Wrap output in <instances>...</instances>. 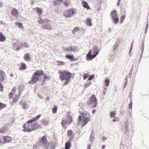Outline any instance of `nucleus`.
Returning <instances> with one entry per match:
<instances>
[{
	"mask_svg": "<svg viewBox=\"0 0 149 149\" xmlns=\"http://www.w3.org/2000/svg\"><path fill=\"white\" fill-rule=\"evenodd\" d=\"M44 147V149H51V148L49 143H47L46 136H43L40 139L38 144L34 145L33 149H39L41 147Z\"/></svg>",
	"mask_w": 149,
	"mask_h": 149,
	"instance_id": "obj_1",
	"label": "nucleus"
},
{
	"mask_svg": "<svg viewBox=\"0 0 149 149\" xmlns=\"http://www.w3.org/2000/svg\"><path fill=\"white\" fill-rule=\"evenodd\" d=\"M59 78L61 81L65 80L63 86L67 85L70 81L71 74L70 72L67 71H61L59 72Z\"/></svg>",
	"mask_w": 149,
	"mask_h": 149,
	"instance_id": "obj_2",
	"label": "nucleus"
},
{
	"mask_svg": "<svg viewBox=\"0 0 149 149\" xmlns=\"http://www.w3.org/2000/svg\"><path fill=\"white\" fill-rule=\"evenodd\" d=\"M99 51L96 46H94L92 49H91L86 55V59L88 61H91L95 58L98 54Z\"/></svg>",
	"mask_w": 149,
	"mask_h": 149,
	"instance_id": "obj_3",
	"label": "nucleus"
},
{
	"mask_svg": "<svg viewBox=\"0 0 149 149\" xmlns=\"http://www.w3.org/2000/svg\"><path fill=\"white\" fill-rule=\"evenodd\" d=\"M82 117H83V120L82 123H81V125L83 126H84L89 121L90 116L89 114L86 112L82 113L81 116L80 115L79 116V121H82Z\"/></svg>",
	"mask_w": 149,
	"mask_h": 149,
	"instance_id": "obj_4",
	"label": "nucleus"
},
{
	"mask_svg": "<svg viewBox=\"0 0 149 149\" xmlns=\"http://www.w3.org/2000/svg\"><path fill=\"white\" fill-rule=\"evenodd\" d=\"M33 122H29L28 120L26 123L23 125V131L25 132H30L34 130L36 127V125L33 124Z\"/></svg>",
	"mask_w": 149,
	"mask_h": 149,
	"instance_id": "obj_5",
	"label": "nucleus"
},
{
	"mask_svg": "<svg viewBox=\"0 0 149 149\" xmlns=\"http://www.w3.org/2000/svg\"><path fill=\"white\" fill-rule=\"evenodd\" d=\"M44 73L42 70H38L35 72L33 75L31 80L29 81V83L32 84L35 83L39 79L38 77L43 75Z\"/></svg>",
	"mask_w": 149,
	"mask_h": 149,
	"instance_id": "obj_6",
	"label": "nucleus"
},
{
	"mask_svg": "<svg viewBox=\"0 0 149 149\" xmlns=\"http://www.w3.org/2000/svg\"><path fill=\"white\" fill-rule=\"evenodd\" d=\"M88 104L93 108H95L97 104V100L95 95H93L91 98L90 101L88 102Z\"/></svg>",
	"mask_w": 149,
	"mask_h": 149,
	"instance_id": "obj_7",
	"label": "nucleus"
},
{
	"mask_svg": "<svg viewBox=\"0 0 149 149\" xmlns=\"http://www.w3.org/2000/svg\"><path fill=\"white\" fill-rule=\"evenodd\" d=\"M117 11L115 10L113 11L111 14V18L115 24L118 23L119 19L118 17H117Z\"/></svg>",
	"mask_w": 149,
	"mask_h": 149,
	"instance_id": "obj_8",
	"label": "nucleus"
},
{
	"mask_svg": "<svg viewBox=\"0 0 149 149\" xmlns=\"http://www.w3.org/2000/svg\"><path fill=\"white\" fill-rule=\"evenodd\" d=\"M72 121L71 116L70 115H68L66 116L65 119L62 120L61 124L62 126H64L65 124H70Z\"/></svg>",
	"mask_w": 149,
	"mask_h": 149,
	"instance_id": "obj_9",
	"label": "nucleus"
},
{
	"mask_svg": "<svg viewBox=\"0 0 149 149\" xmlns=\"http://www.w3.org/2000/svg\"><path fill=\"white\" fill-rule=\"evenodd\" d=\"M74 12L73 9H69L65 10L63 13V15L66 17H71L74 14Z\"/></svg>",
	"mask_w": 149,
	"mask_h": 149,
	"instance_id": "obj_10",
	"label": "nucleus"
},
{
	"mask_svg": "<svg viewBox=\"0 0 149 149\" xmlns=\"http://www.w3.org/2000/svg\"><path fill=\"white\" fill-rule=\"evenodd\" d=\"M21 45L19 43H15L13 45V48L14 49L19 50L22 48V47L20 46Z\"/></svg>",
	"mask_w": 149,
	"mask_h": 149,
	"instance_id": "obj_11",
	"label": "nucleus"
},
{
	"mask_svg": "<svg viewBox=\"0 0 149 149\" xmlns=\"http://www.w3.org/2000/svg\"><path fill=\"white\" fill-rule=\"evenodd\" d=\"M6 77L5 74L3 71H1L0 72V81H3Z\"/></svg>",
	"mask_w": 149,
	"mask_h": 149,
	"instance_id": "obj_12",
	"label": "nucleus"
},
{
	"mask_svg": "<svg viewBox=\"0 0 149 149\" xmlns=\"http://www.w3.org/2000/svg\"><path fill=\"white\" fill-rule=\"evenodd\" d=\"M18 11L17 9L15 8H13L11 12V14L14 17H17L18 15Z\"/></svg>",
	"mask_w": 149,
	"mask_h": 149,
	"instance_id": "obj_13",
	"label": "nucleus"
},
{
	"mask_svg": "<svg viewBox=\"0 0 149 149\" xmlns=\"http://www.w3.org/2000/svg\"><path fill=\"white\" fill-rule=\"evenodd\" d=\"M65 51L66 52H70L72 51L74 52L75 50V49L74 47H69L65 48L64 49Z\"/></svg>",
	"mask_w": 149,
	"mask_h": 149,
	"instance_id": "obj_14",
	"label": "nucleus"
},
{
	"mask_svg": "<svg viewBox=\"0 0 149 149\" xmlns=\"http://www.w3.org/2000/svg\"><path fill=\"white\" fill-rule=\"evenodd\" d=\"M16 87H14L12 89L11 93L9 95V97L10 99L12 98V97L14 96H15V93L16 89Z\"/></svg>",
	"mask_w": 149,
	"mask_h": 149,
	"instance_id": "obj_15",
	"label": "nucleus"
},
{
	"mask_svg": "<svg viewBox=\"0 0 149 149\" xmlns=\"http://www.w3.org/2000/svg\"><path fill=\"white\" fill-rule=\"evenodd\" d=\"M49 22V20L47 19H40L38 21V23L40 24H43L44 23H48Z\"/></svg>",
	"mask_w": 149,
	"mask_h": 149,
	"instance_id": "obj_16",
	"label": "nucleus"
},
{
	"mask_svg": "<svg viewBox=\"0 0 149 149\" xmlns=\"http://www.w3.org/2000/svg\"><path fill=\"white\" fill-rule=\"evenodd\" d=\"M81 3L83 6L84 8L88 9L90 8L89 6L88 5V3L86 1H82Z\"/></svg>",
	"mask_w": 149,
	"mask_h": 149,
	"instance_id": "obj_17",
	"label": "nucleus"
},
{
	"mask_svg": "<svg viewBox=\"0 0 149 149\" xmlns=\"http://www.w3.org/2000/svg\"><path fill=\"white\" fill-rule=\"evenodd\" d=\"M68 135L70 137L71 140H72L74 138L73 132L71 130H69L68 131Z\"/></svg>",
	"mask_w": 149,
	"mask_h": 149,
	"instance_id": "obj_18",
	"label": "nucleus"
},
{
	"mask_svg": "<svg viewBox=\"0 0 149 149\" xmlns=\"http://www.w3.org/2000/svg\"><path fill=\"white\" fill-rule=\"evenodd\" d=\"M63 0H56L54 1V4L55 6H59L60 4L59 3H63Z\"/></svg>",
	"mask_w": 149,
	"mask_h": 149,
	"instance_id": "obj_19",
	"label": "nucleus"
},
{
	"mask_svg": "<svg viewBox=\"0 0 149 149\" xmlns=\"http://www.w3.org/2000/svg\"><path fill=\"white\" fill-rule=\"evenodd\" d=\"M3 137L4 140L6 143H10L11 141V138L10 137L8 136Z\"/></svg>",
	"mask_w": 149,
	"mask_h": 149,
	"instance_id": "obj_20",
	"label": "nucleus"
},
{
	"mask_svg": "<svg viewBox=\"0 0 149 149\" xmlns=\"http://www.w3.org/2000/svg\"><path fill=\"white\" fill-rule=\"evenodd\" d=\"M40 115H39L37 116H36L35 117L31 119L30 120H29V122H31L33 123L36 120H37L38 119H39L40 117Z\"/></svg>",
	"mask_w": 149,
	"mask_h": 149,
	"instance_id": "obj_21",
	"label": "nucleus"
},
{
	"mask_svg": "<svg viewBox=\"0 0 149 149\" xmlns=\"http://www.w3.org/2000/svg\"><path fill=\"white\" fill-rule=\"evenodd\" d=\"M20 103L23 104V108L24 109H26L28 107V105L26 104V102L22 100Z\"/></svg>",
	"mask_w": 149,
	"mask_h": 149,
	"instance_id": "obj_22",
	"label": "nucleus"
},
{
	"mask_svg": "<svg viewBox=\"0 0 149 149\" xmlns=\"http://www.w3.org/2000/svg\"><path fill=\"white\" fill-rule=\"evenodd\" d=\"M6 40V38L3 33L0 32V41L3 42Z\"/></svg>",
	"mask_w": 149,
	"mask_h": 149,
	"instance_id": "obj_23",
	"label": "nucleus"
},
{
	"mask_svg": "<svg viewBox=\"0 0 149 149\" xmlns=\"http://www.w3.org/2000/svg\"><path fill=\"white\" fill-rule=\"evenodd\" d=\"M91 20L90 18H88L86 20V24L87 25L91 26L92 25V24L91 22Z\"/></svg>",
	"mask_w": 149,
	"mask_h": 149,
	"instance_id": "obj_24",
	"label": "nucleus"
},
{
	"mask_svg": "<svg viewBox=\"0 0 149 149\" xmlns=\"http://www.w3.org/2000/svg\"><path fill=\"white\" fill-rule=\"evenodd\" d=\"M65 57L68 58L71 61H73L74 57L73 55H66Z\"/></svg>",
	"mask_w": 149,
	"mask_h": 149,
	"instance_id": "obj_25",
	"label": "nucleus"
},
{
	"mask_svg": "<svg viewBox=\"0 0 149 149\" xmlns=\"http://www.w3.org/2000/svg\"><path fill=\"white\" fill-rule=\"evenodd\" d=\"M15 97L13 96L12 97L13 101L14 103L18 101L19 97L18 95H17L16 96L15 95Z\"/></svg>",
	"mask_w": 149,
	"mask_h": 149,
	"instance_id": "obj_26",
	"label": "nucleus"
},
{
	"mask_svg": "<svg viewBox=\"0 0 149 149\" xmlns=\"http://www.w3.org/2000/svg\"><path fill=\"white\" fill-rule=\"evenodd\" d=\"M51 26L49 24H46L45 26L43 25L42 26V28L44 29H51Z\"/></svg>",
	"mask_w": 149,
	"mask_h": 149,
	"instance_id": "obj_27",
	"label": "nucleus"
},
{
	"mask_svg": "<svg viewBox=\"0 0 149 149\" xmlns=\"http://www.w3.org/2000/svg\"><path fill=\"white\" fill-rule=\"evenodd\" d=\"M36 11L38 13L39 15V16L41 15L42 12V10L40 8H37L36 9Z\"/></svg>",
	"mask_w": 149,
	"mask_h": 149,
	"instance_id": "obj_28",
	"label": "nucleus"
},
{
	"mask_svg": "<svg viewBox=\"0 0 149 149\" xmlns=\"http://www.w3.org/2000/svg\"><path fill=\"white\" fill-rule=\"evenodd\" d=\"M26 64L24 63H22L21 66V68H20V70H25L26 68Z\"/></svg>",
	"mask_w": 149,
	"mask_h": 149,
	"instance_id": "obj_29",
	"label": "nucleus"
},
{
	"mask_svg": "<svg viewBox=\"0 0 149 149\" xmlns=\"http://www.w3.org/2000/svg\"><path fill=\"white\" fill-rule=\"evenodd\" d=\"M71 147V143L70 142H68L66 143L65 145L66 149H70Z\"/></svg>",
	"mask_w": 149,
	"mask_h": 149,
	"instance_id": "obj_30",
	"label": "nucleus"
},
{
	"mask_svg": "<svg viewBox=\"0 0 149 149\" xmlns=\"http://www.w3.org/2000/svg\"><path fill=\"white\" fill-rule=\"evenodd\" d=\"M105 85L106 86L108 87L109 84L110 82H109V80L108 79H106L105 80Z\"/></svg>",
	"mask_w": 149,
	"mask_h": 149,
	"instance_id": "obj_31",
	"label": "nucleus"
},
{
	"mask_svg": "<svg viewBox=\"0 0 149 149\" xmlns=\"http://www.w3.org/2000/svg\"><path fill=\"white\" fill-rule=\"evenodd\" d=\"M125 15H122L120 18V22L122 23L123 22L125 18Z\"/></svg>",
	"mask_w": 149,
	"mask_h": 149,
	"instance_id": "obj_32",
	"label": "nucleus"
},
{
	"mask_svg": "<svg viewBox=\"0 0 149 149\" xmlns=\"http://www.w3.org/2000/svg\"><path fill=\"white\" fill-rule=\"evenodd\" d=\"M63 4L66 7H68L69 6V4L70 3L69 1H63Z\"/></svg>",
	"mask_w": 149,
	"mask_h": 149,
	"instance_id": "obj_33",
	"label": "nucleus"
},
{
	"mask_svg": "<svg viewBox=\"0 0 149 149\" xmlns=\"http://www.w3.org/2000/svg\"><path fill=\"white\" fill-rule=\"evenodd\" d=\"M29 58L30 56L29 55L27 54H25L24 57V59L28 61V60H29Z\"/></svg>",
	"mask_w": 149,
	"mask_h": 149,
	"instance_id": "obj_34",
	"label": "nucleus"
},
{
	"mask_svg": "<svg viewBox=\"0 0 149 149\" xmlns=\"http://www.w3.org/2000/svg\"><path fill=\"white\" fill-rule=\"evenodd\" d=\"M21 45H20L22 47V46L24 47L27 48L29 47V45L27 43H23L22 44H20Z\"/></svg>",
	"mask_w": 149,
	"mask_h": 149,
	"instance_id": "obj_35",
	"label": "nucleus"
},
{
	"mask_svg": "<svg viewBox=\"0 0 149 149\" xmlns=\"http://www.w3.org/2000/svg\"><path fill=\"white\" fill-rule=\"evenodd\" d=\"M57 108V107L55 106L52 109V111L54 113H56Z\"/></svg>",
	"mask_w": 149,
	"mask_h": 149,
	"instance_id": "obj_36",
	"label": "nucleus"
},
{
	"mask_svg": "<svg viewBox=\"0 0 149 149\" xmlns=\"http://www.w3.org/2000/svg\"><path fill=\"white\" fill-rule=\"evenodd\" d=\"M6 107V104H5L1 103L0 102V109H1L4 108Z\"/></svg>",
	"mask_w": 149,
	"mask_h": 149,
	"instance_id": "obj_37",
	"label": "nucleus"
},
{
	"mask_svg": "<svg viewBox=\"0 0 149 149\" xmlns=\"http://www.w3.org/2000/svg\"><path fill=\"white\" fill-rule=\"evenodd\" d=\"M116 113L113 111H111L110 113V116L111 118H114L115 116Z\"/></svg>",
	"mask_w": 149,
	"mask_h": 149,
	"instance_id": "obj_38",
	"label": "nucleus"
},
{
	"mask_svg": "<svg viewBox=\"0 0 149 149\" xmlns=\"http://www.w3.org/2000/svg\"><path fill=\"white\" fill-rule=\"evenodd\" d=\"M141 49H142L141 53H143V50H144V42H143L141 44Z\"/></svg>",
	"mask_w": 149,
	"mask_h": 149,
	"instance_id": "obj_39",
	"label": "nucleus"
},
{
	"mask_svg": "<svg viewBox=\"0 0 149 149\" xmlns=\"http://www.w3.org/2000/svg\"><path fill=\"white\" fill-rule=\"evenodd\" d=\"M57 63L58 65H64L65 64V63L63 61H58Z\"/></svg>",
	"mask_w": 149,
	"mask_h": 149,
	"instance_id": "obj_40",
	"label": "nucleus"
},
{
	"mask_svg": "<svg viewBox=\"0 0 149 149\" xmlns=\"http://www.w3.org/2000/svg\"><path fill=\"white\" fill-rule=\"evenodd\" d=\"M94 136H92V135H90V141L91 142H93L94 141Z\"/></svg>",
	"mask_w": 149,
	"mask_h": 149,
	"instance_id": "obj_41",
	"label": "nucleus"
},
{
	"mask_svg": "<svg viewBox=\"0 0 149 149\" xmlns=\"http://www.w3.org/2000/svg\"><path fill=\"white\" fill-rule=\"evenodd\" d=\"M133 41L131 43V47L130 50V52H129V55L130 56H131V55L130 54V52L132 50V48L133 47Z\"/></svg>",
	"mask_w": 149,
	"mask_h": 149,
	"instance_id": "obj_42",
	"label": "nucleus"
},
{
	"mask_svg": "<svg viewBox=\"0 0 149 149\" xmlns=\"http://www.w3.org/2000/svg\"><path fill=\"white\" fill-rule=\"evenodd\" d=\"M79 30V29L77 27H75L73 29L72 31L73 33H74L75 32H77Z\"/></svg>",
	"mask_w": 149,
	"mask_h": 149,
	"instance_id": "obj_43",
	"label": "nucleus"
},
{
	"mask_svg": "<svg viewBox=\"0 0 149 149\" xmlns=\"http://www.w3.org/2000/svg\"><path fill=\"white\" fill-rule=\"evenodd\" d=\"M88 73H86L84 74L83 78L84 79H86L88 77Z\"/></svg>",
	"mask_w": 149,
	"mask_h": 149,
	"instance_id": "obj_44",
	"label": "nucleus"
},
{
	"mask_svg": "<svg viewBox=\"0 0 149 149\" xmlns=\"http://www.w3.org/2000/svg\"><path fill=\"white\" fill-rule=\"evenodd\" d=\"M0 91L2 92L3 91V86L1 82H0Z\"/></svg>",
	"mask_w": 149,
	"mask_h": 149,
	"instance_id": "obj_45",
	"label": "nucleus"
},
{
	"mask_svg": "<svg viewBox=\"0 0 149 149\" xmlns=\"http://www.w3.org/2000/svg\"><path fill=\"white\" fill-rule=\"evenodd\" d=\"M17 25L20 28H22L23 27V25L20 23H18Z\"/></svg>",
	"mask_w": 149,
	"mask_h": 149,
	"instance_id": "obj_46",
	"label": "nucleus"
},
{
	"mask_svg": "<svg viewBox=\"0 0 149 149\" xmlns=\"http://www.w3.org/2000/svg\"><path fill=\"white\" fill-rule=\"evenodd\" d=\"M94 78V76L93 75H91V76H90L89 78V79L88 80V81H90L91 80L93 79Z\"/></svg>",
	"mask_w": 149,
	"mask_h": 149,
	"instance_id": "obj_47",
	"label": "nucleus"
},
{
	"mask_svg": "<svg viewBox=\"0 0 149 149\" xmlns=\"http://www.w3.org/2000/svg\"><path fill=\"white\" fill-rule=\"evenodd\" d=\"M5 130V128H4L0 130V133H2L4 132Z\"/></svg>",
	"mask_w": 149,
	"mask_h": 149,
	"instance_id": "obj_48",
	"label": "nucleus"
},
{
	"mask_svg": "<svg viewBox=\"0 0 149 149\" xmlns=\"http://www.w3.org/2000/svg\"><path fill=\"white\" fill-rule=\"evenodd\" d=\"M125 128L126 127H129V123L128 122H126L125 123Z\"/></svg>",
	"mask_w": 149,
	"mask_h": 149,
	"instance_id": "obj_49",
	"label": "nucleus"
},
{
	"mask_svg": "<svg viewBox=\"0 0 149 149\" xmlns=\"http://www.w3.org/2000/svg\"><path fill=\"white\" fill-rule=\"evenodd\" d=\"M129 108L130 109H131L132 108V102H131L129 103Z\"/></svg>",
	"mask_w": 149,
	"mask_h": 149,
	"instance_id": "obj_50",
	"label": "nucleus"
},
{
	"mask_svg": "<svg viewBox=\"0 0 149 149\" xmlns=\"http://www.w3.org/2000/svg\"><path fill=\"white\" fill-rule=\"evenodd\" d=\"M107 89V88L106 87H104V89L103 90V95H105V92H106V90Z\"/></svg>",
	"mask_w": 149,
	"mask_h": 149,
	"instance_id": "obj_51",
	"label": "nucleus"
},
{
	"mask_svg": "<svg viewBox=\"0 0 149 149\" xmlns=\"http://www.w3.org/2000/svg\"><path fill=\"white\" fill-rule=\"evenodd\" d=\"M118 46V45L117 44H115L113 47V49L115 50L117 48Z\"/></svg>",
	"mask_w": 149,
	"mask_h": 149,
	"instance_id": "obj_52",
	"label": "nucleus"
},
{
	"mask_svg": "<svg viewBox=\"0 0 149 149\" xmlns=\"http://www.w3.org/2000/svg\"><path fill=\"white\" fill-rule=\"evenodd\" d=\"M118 120V118H114L113 120V121L114 122H115L116 121H117Z\"/></svg>",
	"mask_w": 149,
	"mask_h": 149,
	"instance_id": "obj_53",
	"label": "nucleus"
},
{
	"mask_svg": "<svg viewBox=\"0 0 149 149\" xmlns=\"http://www.w3.org/2000/svg\"><path fill=\"white\" fill-rule=\"evenodd\" d=\"M129 127H126L125 128V130L126 132H128Z\"/></svg>",
	"mask_w": 149,
	"mask_h": 149,
	"instance_id": "obj_54",
	"label": "nucleus"
},
{
	"mask_svg": "<svg viewBox=\"0 0 149 149\" xmlns=\"http://www.w3.org/2000/svg\"><path fill=\"white\" fill-rule=\"evenodd\" d=\"M90 85V84H87L85 85V88H87Z\"/></svg>",
	"mask_w": 149,
	"mask_h": 149,
	"instance_id": "obj_55",
	"label": "nucleus"
},
{
	"mask_svg": "<svg viewBox=\"0 0 149 149\" xmlns=\"http://www.w3.org/2000/svg\"><path fill=\"white\" fill-rule=\"evenodd\" d=\"M50 99V97H46L45 99L46 100L49 101Z\"/></svg>",
	"mask_w": 149,
	"mask_h": 149,
	"instance_id": "obj_56",
	"label": "nucleus"
},
{
	"mask_svg": "<svg viewBox=\"0 0 149 149\" xmlns=\"http://www.w3.org/2000/svg\"><path fill=\"white\" fill-rule=\"evenodd\" d=\"M94 131L93 130H92V131H91V135H92V136H94Z\"/></svg>",
	"mask_w": 149,
	"mask_h": 149,
	"instance_id": "obj_57",
	"label": "nucleus"
},
{
	"mask_svg": "<svg viewBox=\"0 0 149 149\" xmlns=\"http://www.w3.org/2000/svg\"><path fill=\"white\" fill-rule=\"evenodd\" d=\"M107 139V138L105 137V136H103L102 137V139H103V140L104 141L105 140H106Z\"/></svg>",
	"mask_w": 149,
	"mask_h": 149,
	"instance_id": "obj_58",
	"label": "nucleus"
},
{
	"mask_svg": "<svg viewBox=\"0 0 149 149\" xmlns=\"http://www.w3.org/2000/svg\"><path fill=\"white\" fill-rule=\"evenodd\" d=\"M148 29H147V28H145V30L144 31V32L145 33H146Z\"/></svg>",
	"mask_w": 149,
	"mask_h": 149,
	"instance_id": "obj_59",
	"label": "nucleus"
},
{
	"mask_svg": "<svg viewBox=\"0 0 149 149\" xmlns=\"http://www.w3.org/2000/svg\"><path fill=\"white\" fill-rule=\"evenodd\" d=\"M119 42H120V40H118L116 42V44H117L118 45L119 43Z\"/></svg>",
	"mask_w": 149,
	"mask_h": 149,
	"instance_id": "obj_60",
	"label": "nucleus"
},
{
	"mask_svg": "<svg viewBox=\"0 0 149 149\" xmlns=\"http://www.w3.org/2000/svg\"><path fill=\"white\" fill-rule=\"evenodd\" d=\"M120 1H118L117 3V6H119L120 5Z\"/></svg>",
	"mask_w": 149,
	"mask_h": 149,
	"instance_id": "obj_61",
	"label": "nucleus"
},
{
	"mask_svg": "<svg viewBox=\"0 0 149 149\" xmlns=\"http://www.w3.org/2000/svg\"><path fill=\"white\" fill-rule=\"evenodd\" d=\"M87 149H91L90 145H88Z\"/></svg>",
	"mask_w": 149,
	"mask_h": 149,
	"instance_id": "obj_62",
	"label": "nucleus"
},
{
	"mask_svg": "<svg viewBox=\"0 0 149 149\" xmlns=\"http://www.w3.org/2000/svg\"><path fill=\"white\" fill-rule=\"evenodd\" d=\"M105 145H103L102 146V149H104L105 148Z\"/></svg>",
	"mask_w": 149,
	"mask_h": 149,
	"instance_id": "obj_63",
	"label": "nucleus"
},
{
	"mask_svg": "<svg viewBox=\"0 0 149 149\" xmlns=\"http://www.w3.org/2000/svg\"><path fill=\"white\" fill-rule=\"evenodd\" d=\"M95 109H94L93 111H92V113H95Z\"/></svg>",
	"mask_w": 149,
	"mask_h": 149,
	"instance_id": "obj_64",
	"label": "nucleus"
}]
</instances>
